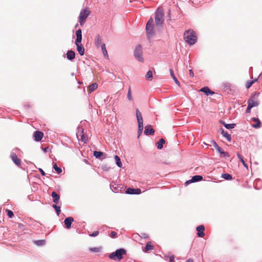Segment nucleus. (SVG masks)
I'll list each match as a JSON object with an SVG mask.
<instances>
[{
	"instance_id": "nucleus-20",
	"label": "nucleus",
	"mask_w": 262,
	"mask_h": 262,
	"mask_svg": "<svg viewBox=\"0 0 262 262\" xmlns=\"http://www.w3.org/2000/svg\"><path fill=\"white\" fill-rule=\"evenodd\" d=\"M67 57L69 60H73L75 57V53L72 50L68 51L67 53Z\"/></svg>"
},
{
	"instance_id": "nucleus-1",
	"label": "nucleus",
	"mask_w": 262,
	"mask_h": 262,
	"mask_svg": "<svg viewBox=\"0 0 262 262\" xmlns=\"http://www.w3.org/2000/svg\"><path fill=\"white\" fill-rule=\"evenodd\" d=\"M184 38L185 41L190 45L194 44L197 40L195 34L192 30L185 31L184 33Z\"/></svg>"
},
{
	"instance_id": "nucleus-4",
	"label": "nucleus",
	"mask_w": 262,
	"mask_h": 262,
	"mask_svg": "<svg viewBox=\"0 0 262 262\" xmlns=\"http://www.w3.org/2000/svg\"><path fill=\"white\" fill-rule=\"evenodd\" d=\"M153 22L154 20L152 18H150L146 24V30L148 38L151 37L154 35Z\"/></svg>"
},
{
	"instance_id": "nucleus-51",
	"label": "nucleus",
	"mask_w": 262,
	"mask_h": 262,
	"mask_svg": "<svg viewBox=\"0 0 262 262\" xmlns=\"http://www.w3.org/2000/svg\"><path fill=\"white\" fill-rule=\"evenodd\" d=\"M39 170L42 176H45L46 174L45 171L42 169L39 168Z\"/></svg>"
},
{
	"instance_id": "nucleus-18",
	"label": "nucleus",
	"mask_w": 262,
	"mask_h": 262,
	"mask_svg": "<svg viewBox=\"0 0 262 262\" xmlns=\"http://www.w3.org/2000/svg\"><path fill=\"white\" fill-rule=\"evenodd\" d=\"M216 151L220 153L221 157H229V155L228 152L223 151V149L220 146L216 149Z\"/></svg>"
},
{
	"instance_id": "nucleus-14",
	"label": "nucleus",
	"mask_w": 262,
	"mask_h": 262,
	"mask_svg": "<svg viewBox=\"0 0 262 262\" xmlns=\"http://www.w3.org/2000/svg\"><path fill=\"white\" fill-rule=\"evenodd\" d=\"M155 133V130L151 127L150 125H148L145 126L144 134L146 135H153Z\"/></svg>"
},
{
	"instance_id": "nucleus-19",
	"label": "nucleus",
	"mask_w": 262,
	"mask_h": 262,
	"mask_svg": "<svg viewBox=\"0 0 262 262\" xmlns=\"http://www.w3.org/2000/svg\"><path fill=\"white\" fill-rule=\"evenodd\" d=\"M101 38L100 35L97 34L94 39V43L95 44L96 47L97 48H99L100 44L101 43Z\"/></svg>"
},
{
	"instance_id": "nucleus-8",
	"label": "nucleus",
	"mask_w": 262,
	"mask_h": 262,
	"mask_svg": "<svg viewBox=\"0 0 262 262\" xmlns=\"http://www.w3.org/2000/svg\"><path fill=\"white\" fill-rule=\"evenodd\" d=\"M77 136H80L81 141H83L84 143L86 142V141L88 140V137L86 135L83 133V130H79L78 132L77 133Z\"/></svg>"
},
{
	"instance_id": "nucleus-28",
	"label": "nucleus",
	"mask_w": 262,
	"mask_h": 262,
	"mask_svg": "<svg viewBox=\"0 0 262 262\" xmlns=\"http://www.w3.org/2000/svg\"><path fill=\"white\" fill-rule=\"evenodd\" d=\"M165 141L164 139H161L157 143V148L161 149L163 148V145L165 143Z\"/></svg>"
},
{
	"instance_id": "nucleus-35",
	"label": "nucleus",
	"mask_w": 262,
	"mask_h": 262,
	"mask_svg": "<svg viewBox=\"0 0 262 262\" xmlns=\"http://www.w3.org/2000/svg\"><path fill=\"white\" fill-rule=\"evenodd\" d=\"M146 79L151 81L152 79V73L151 71H148L145 76Z\"/></svg>"
},
{
	"instance_id": "nucleus-52",
	"label": "nucleus",
	"mask_w": 262,
	"mask_h": 262,
	"mask_svg": "<svg viewBox=\"0 0 262 262\" xmlns=\"http://www.w3.org/2000/svg\"><path fill=\"white\" fill-rule=\"evenodd\" d=\"M186 262H193V260L191 258L188 259Z\"/></svg>"
},
{
	"instance_id": "nucleus-21",
	"label": "nucleus",
	"mask_w": 262,
	"mask_h": 262,
	"mask_svg": "<svg viewBox=\"0 0 262 262\" xmlns=\"http://www.w3.org/2000/svg\"><path fill=\"white\" fill-rule=\"evenodd\" d=\"M51 196L53 199V202L55 204L58 203L60 199L59 195H58L56 192L53 191L51 194Z\"/></svg>"
},
{
	"instance_id": "nucleus-24",
	"label": "nucleus",
	"mask_w": 262,
	"mask_h": 262,
	"mask_svg": "<svg viewBox=\"0 0 262 262\" xmlns=\"http://www.w3.org/2000/svg\"><path fill=\"white\" fill-rule=\"evenodd\" d=\"M252 120L255 122L256 124H252V126L254 128H259L260 126L261 122L259 119L256 118H252Z\"/></svg>"
},
{
	"instance_id": "nucleus-13",
	"label": "nucleus",
	"mask_w": 262,
	"mask_h": 262,
	"mask_svg": "<svg viewBox=\"0 0 262 262\" xmlns=\"http://www.w3.org/2000/svg\"><path fill=\"white\" fill-rule=\"evenodd\" d=\"M136 117L138 125H143V120L141 113L138 109H136Z\"/></svg>"
},
{
	"instance_id": "nucleus-37",
	"label": "nucleus",
	"mask_w": 262,
	"mask_h": 262,
	"mask_svg": "<svg viewBox=\"0 0 262 262\" xmlns=\"http://www.w3.org/2000/svg\"><path fill=\"white\" fill-rule=\"evenodd\" d=\"M143 129V125H140V124L138 125V138L142 134Z\"/></svg>"
},
{
	"instance_id": "nucleus-25",
	"label": "nucleus",
	"mask_w": 262,
	"mask_h": 262,
	"mask_svg": "<svg viewBox=\"0 0 262 262\" xmlns=\"http://www.w3.org/2000/svg\"><path fill=\"white\" fill-rule=\"evenodd\" d=\"M98 87V85L96 83H93L90 84L88 87V91L89 93H92L95 91Z\"/></svg>"
},
{
	"instance_id": "nucleus-5",
	"label": "nucleus",
	"mask_w": 262,
	"mask_h": 262,
	"mask_svg": "<svg viewBox=\"0 0 262 262\" xmlns=\"http://www.w3.org/2000/svg\"><path fill=\"white\" fill-rule=\"evenodd\" d=\"M90 14V11L88 9H83L81 11L79 16V21L81 25L85 22Z\"/></svg>"
},
{
	"instance_id": "nucleus-15",
	"label": "nucleus",
	"mask_w": 262,
	"mask_h": 262,
	"mask_svg": "<svg viewBox=\"0 0 262 262\" xmlns=\"http://www.w3.org/2000/svg\"><path fill=\"white\" fill-rule=\"evenodd\" d=\"M74 222V219L72 217H67L64 221V225L67 229H70L72 223Z\"/></svg>"
},
{
	"instance_id": "nucleus-12",
	"label": "nucleus",
	"mask_w": 262,
	"mask_h": 262,
	"mask_svg": "<svg viewBox=\"0 0 262 262\" xmlns=\"http://www.w3.org/2000/svg\"><path fill=\"white\" fill-rule=\"evenodd\" d=\"M203 177L201 176L196 175L193 176L191 180H188L186 182V184H189L192 182H198L202 180Z\"/></svg>"
},
{
	"instance_id": "nucleus-2",
	"label": "nucleus",
	"mask_w": 262,
	"mask_h": 262,
	"mask_svg": "<svg viewBox=\"0 0 262 262\" xmlns=\"http://www.w3.org/2000/svg\"><path fill=\"white\" fill-rule=\"evenodd\" d=\"M126 254V251L123 249H119L117 250L115 252L111 253L109 258L114 260H120L123 258V255Z\"/></svg>"
},
{
	"instance_id": "nucleus-41",
	"label": "nucleus",
	"mask_w": 262,
	"mask_h": 262,
	"mask_svg": "<svg viewBox=\"0 0 262 262\" xmlns=\"http://www.w3.org/2000/svg\"><path fill=\"white\" fill-rule=\"evenodd\" d=\"M103 154V153L101 151H95L94 152V156L97 158H100Z\"/></svg>"
},
{
	"instance_id": "nucleus-26",
	"label": "nucleus",
	"mask_w": 262,
	"mask_h": 262,
	"mask_svg": "<svg viewBox=\"0 0 262 262\" xmlns=\"http://www.w3.org/2000/svg\"><path fill=\"white\" fill-rule=\"evenodd\" d=\"M101 50L103 54V56L105 58L108 59V55L107 54V52L106 49L105 45L104 43H103L101 45Z\"/></svg>"
},
{
	"instance_id": "nucleus-43",
	"label": "nucleus",
	"mask_w": 262,
	"mask_h": 262,
	"mask_svg": "<svg viewBox=\"0 0 262 262\" xmlns=\"http://www.w3.org/2000/svg\"><path fill=\"white\" fill-rule=\"evenodd\" d=\"M6 211L7 212V215L10 218H12L14 214H13V212L11 210H9V209H6Z\"/></svg>"
},
{
	"instance_id": "nucleus-9",
	"label": "nucleus",
	"mask_w": 262,
	"mask_h": 262,
	"mask_svg": "<svg viewBox=\"0 0 262 262\" xmlns=\"http://www.w3.org/2000/svg\"><path fill=\"white\" fill-rule=\"evenodd\" d=\"M10 157L13 162L17 166H20L21 165V161L17 157V155L15 153H12L11 154Z\"/></svg>"
},
{
	"instance_id": "nucleus-30",
	"label": "nucleus",
	"mask_w": 262,
	"mask_h": 262,
	"mask_svg": "<svg viewBox=\"0 0 262 262\" xmlns=\"http://www.w3.org/2000/svg\"><path fill=\"white\" fill-rule=\"evenodd\" d=\"M222 134L223 136L226 138L228 141H230L231 140V135L228 134L227 132L222 130Z\"/></svg>"
},
{
	"instance_id": "nucleus-29",
	"label": "nucleus",
	"mask_w": 262,
	"mask_h": 262,
	"mask_svg": "<svg viewBox=\"0 0 262 262\" xmlns=\"http://www.w3.org/2000/svg\"><path fill=\"white\" fill-rule=\"evenodd\" d=\"M153 249V246L151 245L150 242H148L145 246L144 249L143 250L144 252H147L149 250H151Z\"/></svg>"
},
{
	"instance_id": "nucleus-10",
	"label": "nucleus",
	"mask_w": 262,
	"mask_h": 262,
	"mask_svg": "<svg viewBox=\"0 0 262 262\" xmlns=\"http://www.w3.org/2000/svg\"><path fill=\"white\" fill-rule=\"evenodd\" d=\"M126 193L127 194H139L141 193V191L140 189H138V188L134 189V188H128V189H126Z\"/></svg>"
},
{
	"instance_id": "nucleus-50",
	"label": "nucleus",
	"mask_w": 262,
	"mask_h": 262,
	"mask_svg": "<svg viewBox=\"0 0 262 262\" xmlns=\"http://www.w3.org/2000/svg\"><path fill=\"white\" fill-rule=\"evenodd\" d=\"M174 255H172L171 256H170V262H175L174 260Z\"/></svg>"
},
{
	"instance_id": "nucleus-23",
	"label": "nucleus",
	"mask_w": 262,
	"mask_h": 262,
	"mask_svg": "<svg viewBox=\"0 0 262 262\" xmlns=\"http://www.w3.org/2000/svg\"><path fill=\"white\" fill-rule=\"evenodd\" d=\"M200 91H201L202 92H204V93L206 94L207 95H212V94H213L214 93L213 92H212L211 90H210L209 89V88H208V87L202 88L200 90Z\"/></svg>"
},
{
	"instance_id": "nucleus-36",
	"label": "nucleus",
	"mask_w": 262,
	"mask_h": 262,
	"mask_svg": "<svg viewBox=\"0 0 262 262\" xmlns=\"http://www.w3.org/2000/svg\"><path fill=\"white\" fill-rule=\"evenodd\" d=\"M222 177L227 180H231L232 179V176L229 173L223 174Z\"/></svg>"
},
{
	"instance_id": "nucleus-31",
	"label": "nucleus",
	"mask_w": 262,
	"mask_h": 262,
	"mask_svg": "<svg viewBox=\"0 0 262 262\" xmlns=\"http://www.w3.org/2000/svg\"><path fill=\"white\" fill-rule=\"evenodd\" d=\"M114 158H115V160L116 161V164L117 165V166L119 167H121L122 165V163H121L120 158L118 156L116 155L115 156Z\"/></svg>"
},
{
	"instance_id": "nucleus-32",
	"label": "nucleus",
	"mask_w": 262,
	"mask_h": 262,
	"mask_svg": "<svg viewBox=\"0 0 262 262\" xmlns=\"http://www.w3.org/2000/svg\"><path fill=\"white\" fill-rule=\"evenodd\" d=\"M238 158L239 159V160L242 162L244 167L248 169V165L245 163L244 160L242 158V156L240 155L239 154H237Z\"/></svg>"
},
{
	"instance_id": "nucleus-17",
	"label": "nucleus",
	"mask_w": 262,
	"mask_h": 262,
	"mask_svg": "<svg viewBox=\"0 0 262 262\" xmlns=\"http://www.w3.org/2000/svg\"><path fill=\"white\" fill-rule=\"evenodd\" d=\"M253 97L254 96L251 97L248 101V105L251 106L252 108L254 106H257L259 104L257 101L254 100Z\"/></svg>"
},
{
	"instance_id": "nucleus-34",
	"label": "nucleus",
	"mask_w": 262,
	"mask_h": 262,
	"mask_svg": "<svg viewBox=\"0 0 262 262\" xmlns=\"http://www.w3.org/2000/svg\"><path fill=\"white\" fill-rule=\"evenodd\" d=\"M222 124L227 129L233 128L235 126V124H233H233H226L224 122H223Z\"/></svg>"
},
{
	"instance_id": "nucleus-40",
	"label": "nucleus",
	"mask_w": 262,
	"mask_h": 262,
	"mask_svg": "<svg viewBox=\"0 0 262 262\" xmlns=\"http://www.w3.org/2000/svg\"><path fill=\"white\" fill-rule=\"evenodd\" d=\"M52 207L55 209V210L56 211V213L58 215L60 214V212L61 211L60 210V207L59 206H57L56 204H53L52 205Z\"/></svg>"
},
{
	"instance_id": "nucleus-6",
	"label": "nucleus",
	"mask_w": 262,
	"mask_h": 262,
	"mask_svg": "<svg viewBox=\"0 0 262 262\" xmlns=\"http://www.w3.org/2000/svg\"><path fill=\"white\" fill-rule=\"evenodd\" d=\"M134 55L139 61L142 62L144 61V59L142 57V47L140 45H138L136 47L134 51Z\"/></svg>"
},
{
	"instance_id": "nucleus-7",
	"label": "nucleus",
	"mask_w": 262,
	"mask_h": 262,
	"mask_svg": "<svg viewBox=\"0 0 262 262\" xmlns=\"http://www.w3.org/2000/svg\"><path fill=\"white\" fill-rule=\"evenodd\" d=\"M197 235L199 237H203L205 236L204 231L205 227L203 225H200L196 227Z\"/></svg>"
},
{
	"instance_id": "nucleus-16",
	"label": "nucleus",
	"mask_w": 262,
	"mask_h": 262,
	"mask_svg": "<svg viewBox=\"0 0 262 262\" xmlns=\"http://www.w3.org/2000/svg\"><path fill=\"white\" fill-rule=\"evenodd\" d=\"M76 35L77 38L75 41V44L80 43L82 40V31L81 29L76 31Z\"/></svg>"
},
{
	"instance_id": "nucleus-38",
	"label": "nucleus",
	"mask_w": 262,
	"mask_h": 262,
	"mask_svg": "<svg viewBox=\"0 0 262 262\" xmlns=\"http://www.w3.org/2000/svg\"><path fill=\"white\" fill-rule=\"evenodd\" d=\"M90 251L92 252H99L101 250V247H95V248H90Z\"/></svg>"
},
{
	"instance_id": "nucleus-47",
	"label": "nucleus",
	"mask_w": 262,
	"mask_h": 262,
	"mask_svg": "<svg viewBox=\"0 0 262 262\" xmlns=\"http://www.w3.org/2000/svg\"><path fill=\"white\" fill-rule=\"evenodd\" d=\"M251 108H252L251 106H249V105H248V107H247V110H246V113H249L250 112V111H251Z\"/></svg>"
},
{
	"instance_id": "nucleus-46",
	"label": "nucleus",
	"mask_w": 262,
	"mask_h": 262,
	"mask_svg": "<svg viewBox=\"0 0 262 262\" xmlns=\"http://www.w3.org/2000/svg\"><path fill=\"white\" fill-rule=\"evenodd\" d=\"M98 234H99V232L98 231H96L94 232H93L92 234H90V236H97Z\"/></svg>"
},
{
	"instance_id": "nucleus-44",
	"label": "nucleus",
	"mask_w": 262,
	"mask_h": 262,
	"mask_svg": "<svg viewBox=\"0 0 262 262\" xmlns=\"http://www.w3.org/2000/svg\"><path fill=\"white\" fill-rule=\"evenodd\" d=\"M127 98L129 100H130V101L132 100L130 88L129 89L128 93H127Z\"/></svg>"
},
{
	"instance_id": "nucleus-42",
	"label": "nucleus",
	"mask_w": 262,
	"mask_h": 262,
	"mask_svg": "<svg viewBox=\"0 0 262 262\" xmlns=\"http://www.w3.org/2000/svg\"><path fill=\"white\" fill-rule=\"evenodd\" d=\"M35 243L38 246H41L45 244V240H38L35 242Z\"/></svg>"
},
{
	"instance_id": "nucleus-33",
	"label": "nucleus",
	"mask_w": 262,
	"mask_h": 262,
	"mask_svg": "<svg viewBox=\"0 0 262 262\" xmlns=\"http://www.w3.org/2000/svg\"><path fill=\"white\" fill-rule=\"evenodd\" d=\"M256 80L257 79H255L254 80L248 81L246 84V88L247 89H249Z\"/></svg>"
},
{
	"instance_id": "nucleus-45",
	"label": "nucleus",
	"mask_w": 262,
	"mask_h": 262,
	"mask_svg": "<svg viewBox=\"0 0 262 262\" xmlns=\"http://www.w3.org/2000/svg\"><path fill=\"white\" fill-rule=\"evenodd\" d=\"M117 236V233L115 232V231H112L111 233V236L112 237V238H115Z\"/></svg>"
},
{
	"instance_id": "nucleus-11",
	"label": "nucleus",
	"mask_w": 262,
	"mask_h": 262,
	"mask_svg": "<svg viewBox=\"0 0 262 262\" xmlns=\"http://www.w3.org/2000/svg\"><path fill=\"white\" fill-rule=\"evenodd\" d=\"M43 136V133L40 131H35L33 135L34 140L36 141H40L42 138Z\"/></svg>"
},
{
	"instance_id": "nucleus-22",
	"label": "nucleus",
	"mask_w": 262,
	"mask_h": 262,
	"mask_svg": "<svg viewBox=\"0 0 262 262\" xmlns=\"http://www.w3.org/2000/svg\"><path fill=\"white\" fill-rule=\"evenodd\" d=\"M77 50L80 55H83L84 53V48L81 43L76 44Z\"/></svg>"
},
{
	"instance_id": "nucleus-49",
	"label": "nucleus",
	"mask_w": 262,
	"mask_h": 262,
	"mask_svg": "<svg viewBox=\"0 0 262 262\" xmlns=\"http://www.w3.org/2000/svg\"><path fill=\"white\" fill-rule=\"evenodd\" d=\"M189 74L190 75V76L191 77H193V75H194V73H193V72L192 70H189Z\"/></svg>"
},
{
	"instance_id": "nucleus-27",
	"label": "nucleus",
	"mask_w": 262,
	"mask_h": 262,
	"mask_svg": "<svg viewBox=\"0 0 262 262\" xmlns=\"http://www.w3.org/2000/svg\"><path fill=\"white\" fill-rule=\"evenodd\" d=\"M169 72H170V75L171 76V77H172V79H173V80L174 81L175 83L179 86H180V83L179 81H178V80L177 79V78H176V77L175 76L173 70L172 69H170L169 70Z\"/></svg>"
},
{
	"instance_id": "nucleus-39",
	"label": "nucleus",
	"mask_w": 262,
	"mask_h": 262,
	"mask_svg": "<svg viewBox=\"0 0 262 262\" xmlns=\"http://www.w3.org/2000/svg\"><path fill=\"white\" fill-rule=\"evenodd\" d=\"M53 168L57 173H60L62 172L61 168L58 167L56 163L54 164Z\"/></svg>"
},
{
	"instance_id": "nucleus-48",
	"label": "nucleus",
	"mask_w": 262,
	"mask_h": 262,
	"mask_svg": "<svg viewBox=\"0 0 262 262\" xmlns=\"http://www.w3.org/2000/svg\"><path fill=\"white\" fill-rule=\"evenodd\" d=\"M212 143H213V145L214 147L215 148V149H216L217 147H219V146L217 144V143H216L215 141H212Z\"/></svg>"
},
{
	"instance_id": "nucleus-3",
	"label": "nucleus",
	"mask_w": 262,
	"mask_h": 262,
	"mask_svg": "<svg viewBox=\"0 0 262 262\" xmlns=\"http://www.w3.org/2000/svg\"><path fill=\"white\" fill-rule=\"evenodd\" d=\"M164 13L162 9H158L155 13V23L157 25H161L164 21Z\"/></svg>"
}]
</instances>
